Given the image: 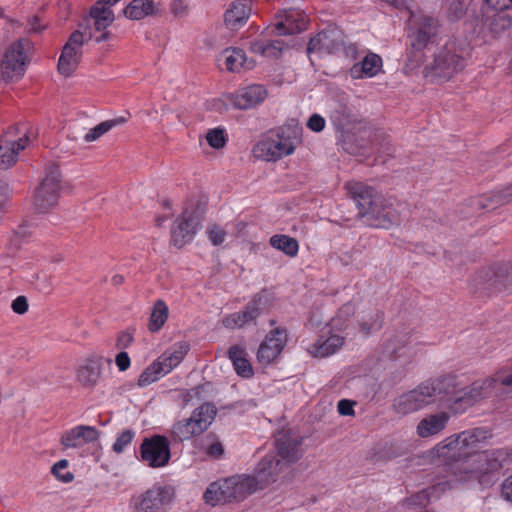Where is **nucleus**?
I'll return each mask as SVG.
<instances>
[{
	"label": "nucleus",
	"mask_w": 512,
	"mask_h": 512,
	"mask_svg": "<svg viewBox=\"0 0 512 512\" xmlns=\"http://www.w3.org/2000/svg\"><path fill=\"white\" fill-rule=\"evenodd\" d=\"M413 22L412 32L409 34L410 44L415 50H421L436 35L437 21L430 16L420 15Z\"/></svg>",
	"instance_id": "16"
},
{
	"label": "nucleus",
	"mask_w": 512,
	"mask_h": 512,
	"mask_svg": "<svg viewBox=\"0 0 512 512\" xmlns=\"http://www.w3.org/2000/svg\"><path fill=\"white\" fill-rule=\"evenodd\" d=\"M234 501H241L258 489H263L273 481H262L259 477V464L255 469L254 476L238 475L232 476Z\"/></svg>",
	"instance_id": "21"
},
{
	"label": "nucleus",
	"mask_w": 512,
	"mask_h": 512,
	"mask_svg": "<svg viewBox=\"0 0 512 512\" xmlns=\"http://www.w3.org/2000/svg\"><path fill=\"white\" fill-rule=\"evenodd\" d=\"M126 122V118L124 117H118L115 119L107 120L104 122H101L100 124L96 125L94 128L90 129L84 136V140L86 142H93L99 139L102 135L110 131L113 127L123 124Z\"/></svg>",
	"instance_id": "40"
},
{
	"label": "nucleus",
	"mask_w": 512,
	"mask_h": 512,
	"mask_svg": "<svg viewBox=\"0 0 512 512\" xmlns=\"http://www.w3.org/2000/svg\"><path fill=\"white\" fill-rule=\"evenodd\" d=\"M451 419L450 410H442L436 413L426 414L416 426V434L419 438L428 439L441 434Z\"/></svg>",
	"instance_id": "17"
},
{
	"label": "nucleus",
	"mask_w": 512,
	"mask_h": 512,
	"mask_svg": "<svg viewBox=\"0 0 512 512\" xmlns=\"http://www.w3.org/2000/svg\"><path fill=\"white\" fill-rule=\"evenodd\" d=\"M139 459L150 468L167 466L171 459L169 439L159 434L144 438L139 447Z\"/></svg>",
	"instance_id": "10"
},
{
	"label": "nucleus",
	"mask_w": 512,
	"mask_h": 512,
	"mask_svg": "<svg viewBox=\"0 0 512 512\" xmlns=\"http://www.w3.org/2000/svg\"><path fill=\"white\" fill-rule=\"evenodd\" d=\"M12 310L17 314H24L28 310V302L25 296H18L11 304Z\"/></svg>",
	"instance_id": "55"
},
{
	"label": "nucleus",
	"mask_w": 512,
	"mask_h": 512,
	"mask_svg": "<svg viewBox=\"0 0 512 512\" xmlns=\"http://www.w3.org/2000/svg\"><path fill=\"white\" fill-rule=\"evenodd\" d=\"M68 464V460L62 459L56 462L51 468V473L63 483H69L74 479V475L71 472L66 471L65 473H62V470H65L68 467Z\"/></svg>",
	"instance_id": "47"
},
{
	"label": "nucleus",
	"mask_w": 512,
	"mask_h": 512,
	"mask_svg": "<svg viewBox=\"0 0 512 512\" xmlns=\"http://www.w3.org/2000/svg\"><path fill=\"white\" fill-rule=\"evenodd\" d=\"M308 16L304 11L289 9L284 11L281 19L275 24V30L279 35H293L306 30Z\"/></svg>",
	"instance_id": "20"
},
{
	"label": "nucleus",
	"mask_w": 512,
	"mask_h": 512,
	"mask_svg": "<svg viewBox=\"0 0 512 512\" xmlns=\"http://www.w3.org/2000/svg\"><path fill=\"white\" fill-rule=\"evenodd\" d=\"M154 13L152 0H132L124 9V15L131 20H140Z\"/></svg>",
	"instance_id": "35"
},
{
	"label": "nucleus",
	"mask_w": 512,
	"mask_h": 512,
	"mask_svg": "<svg viewBox=\"0 0 512 512\" xmlns=\"http://www.w3.org/2000/svg\"><path fill=\"white\" fill-rule=\"evenodd\" d=\"M487 289L498 292L509 291L512 287V274L507 265H499L484 273Z\"/></svg>",
	"instance_id": "25"
},
{
	"label": "nucleus",
	"mask_w": 512,
	"mask_h": 512,
	"mask_svg": "<svg viewBox=\"0 0 512 512\" xmlns=\"http://www.w3.org/2000/svg\"><path fill=\"white\" fill-rule=\"evenodd\" d=\"M501 495L505 500L512 502V475L503 481Z\"/></svg>",
	"instance_id": "58"
},
{
	"label": "nucleus",
	"mask_w": 512,
	"mask_h": 512,
	"mask_svg": "<svg viewBox=\"0 0 512 512\" xmlns=\"http://www.w3.org/2000/svg\"><path fill=\"white\" fill-rule=\"evenodd\" d=\"M61 189V175L58 165L50 164L45 176L34 193V207L37 212L45 213L58 203Z\"/></svg>",
	"instance_id": "9"
},
{
	"label": "nucleus",
	"mask_w": 512,
	"mask_h": 512,
	"mask_svg": "<svg viewBox=\"0 0 512 512\" xmlns=\"http://www.w3.org/2000/svg\"><path fill=\"white\" fill-rule=\"evenodd\" d=\"M492 26L494 30H506L512 27V17L506 14H498L494 17Z\"/></svg>",
	"instance_id": "51"
},
{
	"label": "nucleus",
	"mask_w": 512,
	"mask_h": 512,
	"mask_svg": "<svg viewBox=\"0 0 512 512\" xmlns=\"http://www.w3.org/2000/svg\"><path fill=\"white\" fill-rule=\"evenodd\" d=\"M465 66V59L456 54L454 44L445 45L435 55L434 61L428 67L433 76L449 79L454 73L463 69Z\"/></svg>",
	"instance_id": "14"
},
{
	"label": "nucleus",
	"mask_w": 512,
	"mask_h": 512,
	"mask_svg": "<svg viewBox=\"0 0 512 512\" xmlns=\"http://www.w3.org/2000/svg\"><path fill=\"white\" fill-rule=\"evenodd\" d=\"M102 357L93 356L78 369L77 377L84 387H93L101 375Z\"/></svg>",
	"instance_id": "28"
},
{
	"label": "nucleus",
	"mask_w": 512,
	"mask_h": 512,
	"mask_svg": "<svg viewBox=\"0 0 512 512\" xmlns=\"http://www.w3.org/2000/svg\"><path fill=\"white\" fill-rule=\"evenodd\" d=\"M383 324V314L376 310L367 315H363L359 320L360 330L365 335H370L373 332L378 331Z\"/></svg>",
	"instance_id": "41"
},
{
	"label": "nucleus",
	"mask_w": 512,
	"mask_h": 512,
	"mask_svg": "<svg viewBox=\"0 0 512 512\" xmlns=\"http://www.w3.org/2000/svg\"><path fill=\"white\" fill-rule=\"evenodd\" d=\"M189 349L190 345L187 342H179L174 345L172 351L164 353L158 361L161 363L165 371L169 373L181 363Z\"/></svg>",
	"instance_id": "31"
},
{
	"label": "nucleus",
	"mask_w": 512,
	"mask_h": 512,
	"mask_svg": "<svg viewBox=\"0 0 512 512\" xmlns=\"http://www.w3.org/2000/svg\"><path fill=\"white\" fill-rule=\"evenodd\" d=\"M346 189L358 208V216L371 227L388 229L398 222L396 210L373 187L348 182Z\"/></svg>",
	"instance_id": "3"
},
{
	"label": "nucleus",
	"mask_w": 512,
	"mask_h": 512,
	"mask_svg": "<svg viewBox=\"0 0 512 512\" xmlns=\"http://www.w3.org/2000/svg\"><path fill=\"white\" fill-rule=\"evenodd\" d=\"M83 43H84L83 33L80 31H75L70 35L65 46L72 50H77L78 52L81 53V48H82Z\"/></svg>",
	"instance_id": "50"
},
{
	"label": "nucleus",
	"mask_w": 512,
	"mask_h": 512,
	"mask_svg": "<svg viewBox=\"0 0 512 512\" xmlns=\"http://www.w3.org/2000/svg\"><path fill=\"white\" fill-rule=\"evenodd\" d=\"M135 437V432L132 429H125L122 431L116 438L112 450L121 454L125 451V449L132 443Z\"/></svg>",
	"instance_id": "43"
},
{
	"label": "nucleus",
	"mask_w": 512,
	"mask_h": 512,
	"mask_svg": "<svg viewBox=\"0 0 512 512\" xmlns=\"http://www.w3.org/2000/svg\"><path fill=\"white\" fill-rule=\"evenodd\" d=\"M267 97V91L260 84H253L238 90L230 97L233 107L241 110L251 109L262 103Z\"/></svg>",
	"instance_id": "19"
},
{
	"label": "nucleus",
	"mask_w": 512,
	"mask_h": 512,
	"mask_svg": "<svg viewBox=\"0 0 512 512\" xmlns=\"http://www.w3.org/2000/svg\"><path fill=\"white\" fill-rule=\"evenodd\" d=\"M60 441L65 448H80L84 445L77 426L66 431Z\"/></svg>",
	"instance_id": "44"
},
{
	"label": "nucleus",
	"mask_w": 512,
	"mask_h": 512,
	"mask_svg": "<svg viewBox=\"0 0 512 512\" xmlns=\"http://www.w3.org/2000/svg\"><path fill=\"white\" fill-rule=\"evenodd\" d=\"M77 427L79 428L83 444L92 443L98 440L100 432L94 426L78 425Z\"/></svg>",
	"instance_id": "48"
},
{
	"label": "nucleus",
	"mask_w": 512,
	"mask_h": 512,
	"mask_svg": "<svg viewBox=\"0 0 512 512\" xmlns=\"http://www.w3.org/2000/svg\"><path fill=\"white\" fill-rule=\"evenodd\" d=\"M229 359L232 361L236 373L243 378H250L253 375V369L250 362L245 358V351L237 345H233L228 350Z\"/></svg>",
	"instance_id": "32"
},
{
	"label": "nucleus",
	"mask_w": 512,
	"mask_h": 512,
	"mask_svg": "<svg viewBox=\"0 0 512 512\" xmlns=\"http://www.w3.org/2000/svg\"><path fill=\"white\" fill-rule=\"evenodd\" d=\"M410 501L412 504L424 506L428 502V499H427L426 493L424 491H422V492L412 496Z\"/></svg>",
	"instance_id": "64"
},
{
	"label": "nucleus",
	"mask_w": 512,
	"mask_h": 512,
	"mask_svg": "<svg viewBox=\"0 0 512 512\" xmlns=\"http://www.w3.org/2000/svg\"><path fill=\"white\" fill-rule=\"evenodd\" d=\"M80 54L77 50L64 46L58 61V71L66 77L70 76L78 65Z\"/></svg>",
	"instance_id": "36"
},
{
	"label": "nucleus",
	"mask_w": 512,
	"mask_h": 512,
	"mask_svg": "<svg viewBox=\"0 0 512 512\" xmlns=\"http://www.w3.org/2000/svg\"><path fill=\"white\" fill-rule=\"evenodd\" d=\"M344 32L336 26L329 25L312 37L307 46V53L312 54H339L344 47Z\"/></svg>",
	"instance_id": "12"
},
{
	"label": "nucleus",
	"mask_w": 512,
	"mask_h": 512,
	"mask_svg": "<svg viewBox=\"0 0 512 512\" xmlns=\"http://www.w3.org/2000/svg\"><path fill=\"white\" fill-rule=\"evenodd\" d=\"M492 434L489 429L477 427L451 435L433 449V456L443 460L450 481L464 483L479 478L476 451Z\"/></svg>",
	"instance_id": "2"
},
{
	"label": "nucleus",
	"mask_w": 512,
	"mask_h": 512,
	"mask_svg": "<svg viewBox=\"0 0 512 512\" xmlns=\"http://www.w3.org/2000/svg\"><path fill=\"white\" fill-rule=\"evenodd\" d=\"M265 49V40H258L251 43V50L254 53H258L264 56L265 52L267 51Z\"/></svg>",
	"instance_id": "63"
},
{
	"label": "nucleus",
	"mask_w": 512,
	"mask_h": 512,
	"mask_svg": "<svg viewBox=\"0 0 512 512\" xmlns=\"http://www.w3.org/2000/svg\"><path fill=\"white\" fill-rule=\"evenodd\" d=\"M202 218L196 210L185 209L175 220L171 229V243L182 248L191 242L198 229L200 228Z\"/></svg>",
	"instance_id": "13"
},
{
	"label": "nucleus",
	"mask_w": 512,
	"mask_h": 512,
	"mask_svg": "<svg viewBox=\"0 0 512 512\" xmlns=\"http://www.w3.org/2000/svg\"><path fill=\"white\" fill-rule=\"evenodd\" d=\"M31 49L32 42L27 38L13 42L6 49L0 65L1 77L5 82L23 77Z\"/></svg>",
	"instance_id": "7"
},
{
	"label": "nucleus",
	"mask_w": 512,
	"mask_h": 512,
	"mask_svg": "<svg viewBox=\"0 0 512 512\" xmlns=\"http://www.w3.org/2000/svg\"><path fill=\"white\" fill-rule=\"evenodd\" d=\"M477 465L481 469L479 476L483 473L496 472L501 469L508 470L512 465V450L502 448L477 454Z\"/></svg>",
	"instance_id": "18"
},
{
	"label": "nucleus",
	"mask_w": 512,
	"mask_h": 512,
	"mask_svg": "<svg viewBox=\"0 0 512 512\" xmlns=\"http://www.w3.org/2000/svg\"><path fill=\"white\" fill-rule=\"evenodd\" d=\"M495 384L496 379L486 378L461 388L452 376L425 381L396 398L393 408L396 413L407 415L438 403L453 414H459L477 402L488 398L492 394Z\"/></svg>",
	"instance_id": "1"
},
{
	"label": "nucleus",
	"mask_w": 512,
	"mask_h": 512,
	"mask_svg": "<svg viewBox=\"0 0 512 512\" xmlns=\"http://www.w3.org/2000/svg\"><path fill=\"white\" fill-rule=\"evenodd\" d=\"M168 318V306L162 300H157L154 304L150 320H149V330L151 332L159 331L162 326L165 324Z\"/></svg>",
	"instance_id": "38"
},
{
	"label": "nucleus",
	"mask_w": 512,
	"mask_h": 512,
	"mask_svg": "<svg viewBox=\"0 0 512 512\" xmlns=\"http://www.w3.org/2000/svg\"><path fill=\"white\" fill-rule=\"evenodd\" d=\"M353 402L347 399H342L338 402L337 409L340 415L350 416L354 414Z\"/></svg>",
	"instance_id": "56"
},
{
	"label": "nucleus",
	"mask_w": 512,
	"mask_h": 512,
	"mask_svg": "<svg viewBox=\"0 0 512 512\" xmlns=\"http://www.w3.org/2000/svg\"><path fill=\"white\" fill-rule=\"evenodd\" d=\"M204 450L206 455L211 458H220L224 453L222 443L216 438L215 434L209 433L205 437Z\"/></svg>",
	"instance_id": "42"
},
{
	"label": "nucleus",
	"mask_w": 512,
	"mask_h": 512,
	"mask_svg": "<svg viewBox=\"0 0 512 512\" xmlns=\"http://www.w3.org/2000/svg\"><path fill=\"white\" fill-rule=\"evenodd\" d=\"M303 128L294 119L287 121L275 133L260 141L256 153L267 161H276L292 154L302 141Z\"/></svg>",
	"instance_id": "5"
},
{
	"label": "nucleus",
	"mask_w": 512,
	"mask_h": 512,
	"mask_svg": "<svg viewBox=\"0 0 512 512\" xmlns=\"http://www.w3.org/2000/svg\"><path fill=\"white\" fill-rule=\"evenodd\" d=\"M207 235L210 242L217 246L224 242L226 233L225 231L218 225H213L207 229Z\"/></svg>",
	"instance_id": "49"
},
{
	"label": "nucleus",
	"mask_w": 512,
	"mask_h": 512,
	"mask_svg": "<svg viewBox=\"0 0 512 512\" xmlns=\"http://www.w3.org/2000/svg\"><path fill=\"white\" fill-rule=\"evenodd\" d=\"M206 139L208 144L215 148L220 149L226 144V133L225 129L222 128H214L207 132Z\"/></svg>",
	"instance_id": "46"
},
{
	"label": "nucleus",
	"mask_w": 512,
	"mask_h": 512,
	"mask_svg": "<svg viewBox=\"0 0 512 512\" xmlns=\"http://www.w3.org/2000/svg\"><path fill=\"white\" fill-rule=\"evenodd\" d=\"M204 499L213 506L234 501L231 477L211 483L204 493Z\"/></svg>",
	"instance_id": "22"
},
{
	"label": "nucleus",
	"mask_w": 512,
	"mask_h": 512,
	"mask_svg": "<svg viewBox=\"0 0 512 512\" xmlns=\"http://www.w3.org/2000/svg\"><path fill=\"white\" fill-rule=\"evenodd\" d=\"M270 245L290 257L296 256L299 250L297 240L287 235L272 236L270 238Z\"/></svg>",
	"instance_id": "37"
},
{
	"label": "nucleus",
	"mask_w": 512,
	"mask_h": 512,
	"mask_svg": "<svg viewBox=\"0 0 512 512\" xmlns=\"http://www.w3.org/2000/svg\"><path fill=\"white\" fill-rule=\"evenodd\" d=\"M116 365L120 371H126L130 367V357L127 352H120L116 355Z\"/></svg>",
	"instance_id": "57"
},
{
	"label": "nucleus",
	"mask_w": 512,
	"mask_h": 512,
	"mask_svg": "<svg viewBox=\"0 0 512 512\" xmlns=\"http://www.w3.org/2000/svg\"><path fill=\"white\" fill-rule=\"evenodd\" d=\"M287 343L285 329L275 328L266 335L257 351V359L260 363L268 365L272 363L282 352Z\"/></svg>",
	"instance_id": "15"
},
{
	"label": "nucleus",
	"mask_w": 512,
	"mask_h": 512,
	"mask_svg": "<svg viewBox=\"0 0 512 512\" xmlns=\"http://www.w3.org/2000/svg\"><path fill=\"white\" fill-rule=\"evenodd\" d=\"M174 496V489L171 486L154 484L131 498V512H167Z\"/></svg>",
	"instance_id": "8"
},
{
	"label": "nucleus",
	"mask_w": 512,
	"mask_h": 512,
	"mask_svg": "<svg viewBox=\"0 0 512 512\" xmlns=\"http://www.w3.org/2000/svg\"><path fill=\"white\" fill-rule=\"evenodd\" d=\"M90 16L94 19V27L97 31H104L114 21V14L110 7L98 1L90 11Z\"/></svg>",
	"instance_id": "33"
},
{
	"label": "nucleus",
	"mask_w": 512,
	"mask_h": 512,
	"mask_svg": "<svg viewBox=\"0 0 512 512\" xmlns=\"http://www.w3.org/2000/svg\"><path fill=\"white\" fill-rule=\"evenodd\" d=\"M133 338L128 333H121L117 338V346L119 348H126L132 342Z\"/></svg>",
	"instance_id": "62"
},
{
	"label": "nucleus",
	"mask_w": 512,
	"mask_h": 512,
	"mask_svg": "<svg viewBox=\"0 0 512 512\" xmlns=\"http://www.w3.org/2000/svg\"><path fill=\"white\" fill-rule=\"evenodd\" d=\"M217 408L212 403H203L197 407L189 418L176 422L171 428L174 441L183 442L204 433L213 423Z\"/></svg>",
	"instance_id": "6"
},
{
	"label": "nucleus",
	"mask_w": 512,
	"mask_h": 512,
	"mask_svg": "<svg viewBox=\"0 0 512 512\" xmlns=\"http://www.w3.org/2000/svg\"><path fill=\"white\" fill-rule=\"evenodd\" d=\"M302 439L290 431H282L275 436V454L266 455L259 464V477L262 481H276V477L286 467L297 462L302 456Z\"/></svg>",
	"instance_id": "4"
},
{
	"label": "nucleus",
	"mask_w": 512,
	"mask_h": 512,
	"mask_svg": "<svg viewBox=\"0 0 512 512\" xmlns=\"http://www.w3.org/2000/svg\"><path fill=\"white\" fill-rule=\"evenodd\" d=\"M168 374L161 363L159 361L153 362L149 365L139 376L138 378V386L145 387L150 385L151 383L159 380L161 377Z\"/></svg>",
	"instance_id": "39"
},
{
	"label": "nucleus",
	"mask_w": 512,
	"mask_h": 512,
	"mask_svg": "<svg viewBox=\"0 0 512 512\" xmlns=\"http://www.w3.org/2000/svg\"><path fill=\"white\" fill-rule=\"evenodd\" d=\"M227 70L240 72L241 69L249 70L255 65L254 60L249 59L240 48H227L223 51Z\"/></svg>",
	"instance_id": "30"
},
{
	"label": "nucleus",
	"mask_w": 512,
	"mask_h": 512,
	"mask_svg": "<svg viewBox=\"0 0 512 512\" xmlns=\"http://www.w3.org/2000/svg\"><path fill=\"white\" fill-rule=\"evenodd\" d=\"M512 201V183L502 190L490 193L474 200L473 205L478 209L493 210L497 206L507 204Z\"/></svg>",
	"instance_id": "29"
},
{
	"label": "nucleus",
	"mask_w": 512,
	"mask_h": 512,
	"mask_svg": "<svg viewBox=\"0 0 512 512\" xmlns=\"http://www.w3.org/2000/svg\"><path fill=\"white\" fill-rule=\"evenodd\" d=\"M394 148L392 147L389 140H385L378 149V158H382V162H386V156H392Z\"/></svg>",
	"instance_id": "60"
},
{
	"label": "nucleus",
	"mask_w": 512,
	"mask_h": 512,
	"mask_svg": "<svg viewBox=\"0 0 512 512\" xmlns=\"http://www.w3.org/2000/svg\"><path fill=\"white\" fill-rule=\"evenodd\" d=\"M170 9L171 12L177 17L184 16L187 13V6L183 0H173L170 5Z\"/></svg>",
	"instance_id": "59"
},
{
	"label": "nucleus",
	"mask_w": 512,
	"mask_h": 512,
	"mask_svg": "<svg viewBox=\"0 0 512 512\" xmlns=\"http://www.w3.org/2000/svg\"><path fill=\"white\" fill-rule=\"evenodd\" d=\"M341 52H343L346 57L355 60L359 55V47L356 43H350L349 45H346V41L344 40V47L342 48Z\"/></svg>",
	"instance_id": "61"
},
{
	"label": "nucleus",
	"mask_w": 512,
	"mask_h": 512,
	"mask_svg": "<svg viewBox=\"0 0 512 512\" xmlns=\"http://www.w3.org/2000/svg\"><path fill=\"white\" fill-rule=\"evenodd\" d=\"M493 10L504 11L512 8V0H483Z\"/></svg>",
	"instance_id": "54"
},
{
	"label": "nucleus",
	"mask_w": 512,
	"mask_h": 512,
	"mask_svg": "<svg viewBox=\"0 0 512 512\" xmlns=\"http://www.w3.org/2000/svg\"><path fill=\"white\" fill-rule=\"evenodd\" d=\"M265 52L264 56L268 57H276L278 56L282 49H283V43L279 40H265Z\"/></svg>",
	"instance_id": "52"
},
{
	"label": "nucleus",
	"mask_w": 512,
	"mask_h": 512,
	"mask_svg": "<svg viewBox=\"0 0 512 512\" xmlns=\"http://www.w3.org/2000/svg\"><path fill=\"white\" fill-rule=\"evenodd\" d=\"M381 67V57L375 53H368L360 62L350 68V75L354 79L371 78L377 75Z\"/></svg>",
	"instance_id": "27"
},
{
	"label": "nucleus",
	"mask_w": 512,
	"mask_h": 512,
	"mask_svg": "<svg viewBox=\"0 0 512 512\" xmlns=\"http://www.w3.org/2000/svg\"><path fill=\"white\" fill-rule=\"evenodd\" d=\"M271 301L270 293L262 290L255 294L242 311L232 313L223 319L226 328H242L248 324H255L256 319L264 313Z\"/></svg>",
	"instance_id": "11"
},
{
	"label": "nucleus",
	"mask_w": 512,
	"mask_h": 512,
	"mask_svg": "<svg viewBox=\"0 0 512 512\" xmlns=\"http://www.w3.org/2000/svg\"><path fill=\"white\" fill-rule=\"evenodd\" d=\"M27 142V134L18 140H0V169L6 170L14 165L19 152L25 149Z\"/></svg>",
	"instance_id": "24"
},
{
	"label": "nucleus",
	"mask_w": 512,
	"mask_h": 512,
	"mask_svg": "<svg viewBox=\"0 0 512 512\" xmlns=\"http://www.w3.org/2000/svg\"><path fill=\"white\" fill-rule=\"evenodd\" d=\"M344 338L332 334L328 337L320 336L307 347L308 353L313 357L325 358L336 353L343 345Z\"/></svg>",
	"instance_id": "26"
},
{
	"label": "nucleus",
	"mask_w": 512,
	"mask_h": 512,
	"mask_svg": "<svg viewBox=\"0 0 512 512\" xmlns=\"http://www.w3.org/2000/svg\"><path fill=\"white\" fill-rule=\"evenodd\" d=\"M250 12V0H235L224 14L225 25L230 30L240 29L248 20Z\"/></svg>",
	"instance_id": "23"
},
{
	"label": "nucleus",
	"mask_w": 512,
	"mask_h": 512,
	"mask_svg": "<svg viewBox=\"0 0 512 512\" xmlns=\"http://www.w3.org/2000/svg\"><path fill=\"white\" fill-rule=\"evenodd\" d=\"M408 340L409 336L407 333L395 335L385 342V353L395 360L406 356L409 352L407 347Z\"/></svg>",
	"instance_id": "34"
},
{
	"label": "nucleus",
	"mask_w": 512,
	"mask_h": 512,
	"mask_svg": "<svg viewBox=\"0 0 512 512\" xmlns=\"http://www.w3.org/2000/svg\"><path fill=\"white\" fill-rule=\"evenodd\" d=\"M307 127L314 132H321L325 127V119L319 114H313L307 122Z\"/></svg>",
	"instance_id": "53"
},
{
	"label": "nucleus",
	"mask_w": 512,
	"mask_h": 512,
	"mask_svg": "<svg viewBox=\"0 0 512 512\" xmlns=\"http://www.w3.org/2000/svg\"><path fill=\"white\" fill-rule=\"evenodd\" d=\"M467 12L466 4L461 0H449L447 6V16L452 21L462 19Z\"/></svg>",
	"instance_id": "45"
}]
</instances>
